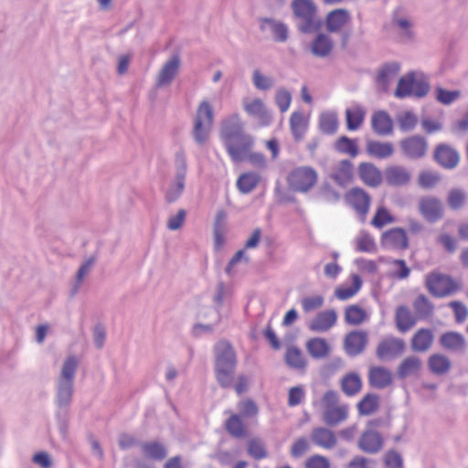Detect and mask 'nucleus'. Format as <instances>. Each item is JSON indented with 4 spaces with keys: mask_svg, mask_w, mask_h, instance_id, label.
<instances>
[{
    "mask_svg": "<svg viewBox=\"0 0 468 468\" xmlns=\"http://www.w3.org/2000/svg\"><path fill=\"white\" fill-rule=\"evenodd\" d=\"M79 361L75 356H69L61 367L56 385V405L59 408L56 416L60 424V430L65 433L67 429V409L72 402L74 380Z\"/></svg>",
    "mask_w": 468,
    "mask_h": 468,
    "instance_id": "nucleus-1",
    "label": "nucleus"
},
{
    "mask_svg": "<svg viewBox=\"0 0 468 468\" xmlns=\"http://www.w3.org/2000/svg\"><path fill=\"white\" fill-rule=\"evenodd\" d=\"M215 374L220 387L232 386L237 367V356L229 341H218L214 346Z\"/></svg>",
    "mask_w": 468,
    "mask_h": 468,
    "instance_id": "nucleus-2",
    "label": "nucleus"
},
{
    "mask_svg": "<svg viewBox=\"0 0 468 468\" xmlns=\"http://www.w3.org/2000/svg\"><path fill=\"white\" fill-rule=\"evenodd\" d=\"M324 410L322 420L327 427H336L345 422L349 416L347 404L340 403L339 394L335 390H327L321 398Z\"/></svg>",
    "mask_w": 468,
    "mask_h": 468,
    "instance_id": "nucleus-3",
    "label": "nucleus"
},
{
    "mask_svg": "<svg viewBox=\"0 0 468 468\" xmlns=\"http://www.w3.org/2000/svg\"><path fill=\"white\" fill-rule=\"evenodd\" d=\"M213 122V108L207 101H202L197 108L191 131V136L199 147H203L208 143Z\"/></svg>",
    "mask_w": 468,
    "mask_h": 468,
    "instance_id": "nucleus-4",
    "label": "nucleus"
},
{
    "mask_svg": "<svg viewBox=\"0 0 468 468\" xmlns=\"http://www.w3.org/2000/svg\"><path fill=\"white\" fill-rule=\"evenodd\" d=\"M292 8L300 32L312 34L320 29L321 21L316 16V6L312 0H294Z\"/></svg>",
    "mask_w": 468,
    "mask_h": 468,
    "instance_id": "nucleus-5",
    "label": "nucleus"
},
{
    "mask_svg": "<svg viewBox=\"0 0 468 468\" xmlns=\"http://www.w3.org/2000/svg\"><path fill=\"white\" fill-rule=\"evenodd\" d=\"M174 169L173 180L165 193V200L168 203L176 201L185 190L187 159L183 148L178 149L175 154Z\"/></svg>",
    "mask_w": 468,
    "mask_h": 468,
    "instance_id": "nucleus-6",
    "label": "nucleus"
},
{
    "mask_svg": "<svg viewBox=\"0 0 468 468\" xmlns=\"http://www.w3.org/2000/svg\"><path fill=\"white\" fill-rule=\"evenodd\" d=\"M426 287L437 298H444L460 291L461 286L451 276L440 272H431L426 277Z\"/></svg>",
    "mask_w": 468,
    "mask_h": 468,
    "instance_id": "nucleus-7",
    "label": "nucleus"
},
{
    "mask_svg": "<svg viewBox=\"0 0 468 468\" xmlns=\"http://www.w3.org/2000/svg\"><path fill=\"white\" fill-rule=\"evenodd\" d=\"M318 175L311 166H299L292 169L288 175L287 181L290 187L295 192L306 193L317 182Z\"/></svg>",
    "mask_w": 468,
    "mask_h": 468,
    "instance_id": "nucleus-8",
    "label": "nucleus"
},
{
    "mask_svg": "<svg viewBox=\"0 0 468 468\" xmlns=\"http://www.w3.org/2000/svg\"><path fill=\"white\" fill-rule=\"evenodd\" d=\"M254 144L253 136L244 132L223 144L231 160L241 163L245 161L248 152L252 150Z\"/></svg>",
    "mask_w": 468,
    "mask_h": 468,
    "instance_id": "nucleus-9",
    "label": "nucleus"
},
{
    "mask_svg": "<svg viewBox=\"0 0 468 468\" xmlns=\"http://www.w3.org/2000/svg\"><path fill=\"white\" fill-rule=\"evenodd\" d=\"M399 146L407 158L417 160L426 155L428 141L420 135H412L401 140Z\"/></svg>",
    "mask_w": 468,
    "mask_h": 468,
    "instance_id": "nucleus-10",
    "label": "nucleus"
},
{
    "mask_svg": "<svg viewBox=\"0 0 468 468\" xmlns=\"http://www.w3.org/2000/svg\"><path fill=\"white\" fill-rule=\"evenodd\" d=\"M346 201L362 219H365L371 203V197L367 192L360 187H353L346 194Z\"/></svg>",
    "mask_w": 468,
    "mask_h": 468,
    "instance_id": "nucleus-11",
    "label": "nucleus"
},
{
    "mask_svg": "<svg viewBox=\"0 0 468 468\" xmlns=\"http://www.w3.org/2000/svg\"><path fill=\"white\" fill-rule=\"evenodd\" d=\"M405 342L400 338L389 337L379 342L376 355L379 360L394 359L405 351Z\"/></svg>",
    "mask_w": 468,
    "mask_h": 468,
    "instance_id": "nucleus-12",
    "label": "nucleus"
},
{
    "mask_svg": "<svg viewBox=\"0 0 468 468\" xmlns=\"http://www.w3.org/2000/svg\"><path fill=\"white\" fill-rule=\"evenodd\" d=\"M368 343L366 331L355 330L348 333L344 340V349L349 356H356L364 352Z\"/></svg>",
    "mask_w": 468,
    "mask_h": 468,
    "instance_id": "nucleus-13",
    "label": "nucleus"
},
{
    "mask_svg": "<svg viewBox=\"0 0 468 468\" xmlns=\"http://www.w3.org/2000/svg\"><path fill=\"white\" fill-rule=\"evenodd\" d=\"M357 446L363 452L377 454L384 447V438L378 431L367 429L359 437Z\"/></svg>",
    "mask_w": 468,
    "mask_h": 468,
    "instance_id": "nucleus-14",
    "label": "nucleus"
},
{
    "mask_svg": "<svg viewBox=\"0 0 468 468\" xmlns=\"http://www.w3.org/2000/svg\"><path fill=\"white\" fill-rule=\"evenodd\" d=\"M354 165L347 159L335 163L330 171L329 177L339 186H346L353 179Z\"/></svg>",
    "mask_w": 468,
    "mask_h": 468,
    "instance_id": "nucleus-15",
    "label": "nucleus"
},
{
    "mask_svg": "<svg viewBox=\"0 0 468 468\" xmlns=\"http://www.w3.org/2000/svg\"><path fill=\"white\" fill-rule=\"evenodd\" d=\"M434 160L445 169L455 168L460 161V154L456 149L447 144H439L433 153Z\"/></svg>",
    "mask_w": 468,
    "mask_h": 468,
    "instance_id": "nucleus-16",
    "label": "nucleus"
},
{
    "mask_svg": "<svg viewBox=\"0 0 468 468\" xmlns=\"http://www.w3.org/2000/svg\"><path fill=\"white\" fill-rule=\"evenodd\" d=\"M419 210L423 218L434 223L443 216V207L441 200L434 197H422L419 201Z\"/></svg>",
    "mask_w": 468,
    "mask_h": 468,
    "instance_id": "nucleus-17",
    "label": "nucleus"
},
{
    "mask_svg": "<svg viewBox=\"0 0 468 468\" xmlns=\"http://www.w3.org/2000/svg\"><path fill=\"white\" fill-rule=\"evenodd\" d=\"M244 125L238 113L224 118L220 125V139L223 144L243 133Z\"/></svg>",
    "mask_w": 468,
    "mask_h": 468,
    "instance_id": "nucleus-18",
    "label": "nucleus"
},
{
    "mask_svg": "<svg viewBox=\"0 0 468 468\" xmlns=\"http://www.w3.org/2000/svg\"><path fill=\"white\" fill-rule=\"evenodd\" d=\"M382 247L389 250H406L409 240L405 230L401 228H393L385 231L381 236Z\"/></svg>",
    "mask_w": 468,
    "mask_h": 468,
    "instance_id": "nucleus-19",
    "label": "nucleus"
},
{
    "mask_svg": "<svg viewBox=\"0 0 468 468\" xmlns=\"http://www.w3.org/2000/svg\"><path fill=\"white\" fill-rule=\"evenodd\" d=\"M384 179L388 186H403L410 182L411 173L403 165H394L385 169Z\"/></svg>",
    "mask_w": 468,
    "mask_h": 468,
    "instance_id": "nucleus-20",
    "label": "nucleus"
},
{
    "mask_svg": "<svg viewBox=\"0 0 468 468\" xmlns=\"http://www.w3.org/2000/svg\"><path fill=\"white\" fill-rule=\"evenodd\" d=\"M180 68V58L178 55H173L162 67L157 78L156 86L164 87L172 83L177 75Z\"/></svg>",
    "mask_w": 468,
    "mask_h": 468,
    "instance_id": "nucleus-21",
    "label": "nucleus"
},
{
    "mask_svg": "<svg viewBox=\"0 0 468 468\" xmlns=\"http://www.w3.org/2000/svg\"><path fill=\"white\" fill-rule=\"evenodd\" d=\"M310 438L315 446L325 450H332L337 445V438L335 431L327 427L313 429Z\"/></svg>",
    "mask_w": 468,
    "mask_h": 468,
    "instance_id": "nucleus-22",
    "label": "nucleus"
},
{
    "mask_svg": "<svg viewBox=\"0 0 468 468\" xmlns=\"http://www.w3.org/2000/svg\"><path fill=\"white\" fill-rule=\"evenodd\" d=\"M357 174L361 181L370 187H378L383 179L381 171L374 164L368 162L359 164Z\"/></svg>",
    "mask_w": 468,
    "mask_h": 468,
    "instance_id": "nucleus-23",
    "label": "nucleus"
},
{
    "mask_svg": "<svg viewBox=\"0 0 468 468\" xmlns=\"http://www.w3.org/2000/svg\"><path fill=\"white\" fill-rule=\"evenodd\" d=\"M371 128L376 134L388 136L393 133V121L386 111H377L371 117Z\"/></svg>",
    "mask_w": 468,
    "mask_h": 468,
    "instance_id": "nucleus-24",
    "label": "nucleus"
},
{
    "mask_svg": "<svg viewBox=\"0 0 468 468\" xmlns=\"http://www.w3.org/2000/svg\"><path fill=\"white\" fill-rule=\"evenodd\" d=\"M367 377L369 385L378 389L388 388L393 381L391 371L381 366L371 367Z\"/></svg>",
    "mask_w": 468,
    "mask_h": 468,
    "instance_id": "nucleus-25",
    "label": "nucleus"
},
{
    "mask_svg": "<svg viewBox=\"0 0 468 468\" xmlns=\"http://www.w3.org/2000/svg\"><path fill=\"white\" fill-rule=\"evenodd\" d=\"M434 342V334L430 328L417 330L410 339V348L416 353L427 352Z\"/></svg>",
    "mask_w": 468,
    "mask_h": 468,
    "instance_id": "nucleus-26",
    "label": "nucleus"
},
{
    "mask_svg": "<svg viewBox=\"0 0 468 468\" xmlns=\"http://www.w3.org/2000/svg\"><path fill=\"white\" fill-rule=\"evenodd\" d=\"M244 110L249 115L256 118L262 126H268L271 122V114L261 99L257 98L245 102Z\"/></svg>",
    "mask_w": 468,
    "mask_h": 468,
    "instance_id": "nucleus-27",
    "label": "nucleus"
},
{
    "mask_svg": "<svg viewBox=\"0 0 468 468\" xmlns=\"http://www.w3.org/2000/svg\"><path fill=\"white\" fill-rule=\"evenodd\" d=\"M337 314L335 310H326L318 313L311 321L309 329L313 332H326L336 323Z\"/></svg>",
    "mask_w": 468,
    "mask_h": 468,
    "instance_id": "nucleus-28",
    "label": "nucleus"
},
{
    "mask_svg": "<svg viewBox=\"0 0 468 468\" xmlns=\"http://www.w3.org/2000/svg\"><path fill=\"white\" fill-rule=\"evenodd\" d=\"M422 368V361L416 356L405 357L397 367V377L399 379H405L409 377L418 376Z\"/></svg>",
    "mask_w": 468,
    "mask_h": 468,
    "instance_id": "nucleus-29",
    "label": "nucleus"
},
{
    "mask_svg": "<svg viewBox=\"0 0 468 468\" xmlns=\"http://www.w3.org/2000/svg\"><path fill=\"white\" fill-rule=\"evenodd\" d=\"M351 16L346 9L339 8L329 12L325 17L326 29L330 33L339 32Z\"/></svg>",
    "mask_w": 468,
    "mask_h": 468,
    "instance_id": "nucleus-30",
    "label": "nucleus"
},
{
    "mask_svg": "<svg viewBox=\"0 0 468 468\" xmlns=\"http://www.w3.org/2000/svg\"><path fill=\"white\" fill-rule=\"evenodd\" d=\"M394 145L390 142L368 140L366 144V153L373 158L387 159L393 155Z\"/></svg>",
    "mask_w": 468,
    "mask_h": 468,
    "instance_id": "nucleus-31",
    "label": "nucleus"
},
{
    "mask_svg": "<svg viewBox=\"0 0 468 468\" xmlns=\"http://www.w3.org/2000/svg\"><path fill=\"white\" fill-rule=\"evenodd\" d=\"M418 317L414 315L406 305H399L396 309L395 322L398 330L406 333L410 330L417 323Z\"/></svg>",
    "mask_w": 468,
    "mask_h": 468,
    "instance_id": "nucleus-32",
    "label": "nucleus"
},
{
    "mask_svg": "<svg viewBox=\"0 0 468 468\" xmlns=\"http://www.w3.org/2000/svg\"><path fill=\"white\" fill-rule=\"evenodd\" d=\"M333 48L332 38L324 33H319L311 43L310 50L314 57L324 58L330 56Z\"/></svg>",
    "mask_w": 468,
    "mask_h": 468,
    "instance_id": "nucleus-33",
    "label": "nucleus"
},
{
    "mask_svg": "<svg viewBox=\"0 0 468 468\" xmlns=\"http://www.w3.org/2000/svg\"><path fill=\"white\" fill-rule=\"evenodd\" d=\"M440 345L446 350L452 352H463L466 347L464 336L458 332H446L440 337Z\"/></svg>",
    "mask_w": 468,
    "mask_h": 468,
    "instance_id": "nucleus-34",
    "label": "nucleus"
},
{
    "mask_svg": "<svg viewBox=\"0 0 468 468\" xmlns=\"http://www.w3.org/2000/svg\"><path fill=\"white\" fill-rule=\"evenodd\" d=\"M305 347L309 356L316 360L327 357L331 351L330 345L322 337L310 338L306 342Z\"/></svg>",
    "mask_w": 468,
    "mask_h": 468,
    "instance_id": "nucleus-35",
    "label": "nucleus"
},
{
    "mask_svg": "<svg viewBox=\"0 0 468 468\" xmlns=\"http://www.w3.org/2000/svg\"><path fill=\"white\" fill-rule=\"evenodd\" d=\"M400 66L398 62H388L384 64L378 70L376 81L387 91L389 84L395 80L399 74Z\"/></svg>",
    "mask_w": 468,
    "mask_h": 468,
    "instance_id": "nucleus-36",
    "label": "nucleus"
},
{
    "mask_svg": "<svg viewBox=\"0 0 468 468\" xmlns=\"http://www.w3.org/2000/svg\"><path fill=\"white\" fill-rule=\"evenodd\" d=\"M340 387L344 394L348 397H353L360 392L362 388V379L358 373L349 372L342 378Z\"/></svg>",
    "mask_w": 468,
    "mask_h": 468,
    "instance_id": "nucleus-37",
    "label": "nucleus"
},
{
    "mask_svg": "<svg viewBox=\"0 0 468 468\" xmlns=\"http://www.w3.org/2000/svg\"><path fill=\"white\" fill-rule=\"evenodd\" d=\"M261 29H265L266 27L271 29L275 41L282 43L288 39L289 29L284 23L268 17L261 18Z\"/></svg>",
    "mask_w": 468,
    "mask_h": 468,
    "instance_id": "nucleus-38",
    "label": "nucleus"
},
{
    "mask_svg": "<svg viewBox=\"0 0 468 468\" xmlns=\"http://www.w3.org/2000/svg\"><path fill=\"white\" fill-rule=\"evenodd\" d=\"M242 419L241 415L231 414L225 421V429L230 436L237 439H242L247 436L248 429Z\"/></svg>",
    "mask_w": 468,
    "mask_h": 468,
    "instance_id": "nucleus-39",
    "label": "nucleus"
},
{
    "mask_svg": "<svg viewBox=\"0 0 468 468\" xmlns=\"http://www.w3.org/2000/svg\"><path fill=\"white\" fill-rule=\"evenodd\" d=\"M428 367L431 373L441 376L449 372L452 363L445 355L433 354L428 359Z\"/></svg>",
    "mask_w": 468,
    "mask_h": 468,
    "instance_id": "nucleus-40",
    "label": "nucleus"
},
{
    "mask_svg": "<svg viewBox=\"0 0 468 468\" xmlns=\"http://www.w3.org/2000/svg\"><path fill=\"white\" fill-rule=\"evenodd\" d=\"M418 319H428L434 313V304L424 294H419L412 303Z\"/></svg>",
    "mask_w": 468,
    "mask_h": 468,
    "instance_id": "nucleus-41",
    "label": "nucleus"
},
{
    "mask_svg": "<svg viewBox=\"0 0 468 468\" xmlns=\"http://www.w3.org/2000/svg\"><path fill=\"white\" fill-rule=\"evenodd\" d=\"M366 111L360 105H354L346 110V126L349 131L357 130L363 123Z\"/></svg>",
    "mask_w": 468,
    "mask_h": 468,
    "instance_id": "nucleus-42",
    "label": "nucleus"
},
{
    "mask_svg": "<svg viewBox=\"0 0 468 468\" xmlns=\"http://www.w3.org/2000/svg\"><path fill=\"white\" fill-rule=\"evenodd\" d=\"M261 181V176L255 172L241 174L237 180V187L242 194L252 192Z\"/></svg>",
    "mask_w": 468,
    "mask_h": 468,
    "instance_id": "nucleus-43",
    "label": "nucleus"
},
{
    "mask_svg": "<svg viewBox=\"0 0 468 468\" xmlns=\"http://www.w3.org/2000/svg\"><path fill=\"white\" fill-rule=\"evenodd\" d=\"M284 359L290 367L295 369H303L307 366L306 358L302 350L296 346H290L286 349Z\"/></svg>",
    "mask_w": 468,
    "mask_h": 468,
    "instance_id": "nucleus-44",
    "label": "nucleus"
},
{
    "mask_svg": "<svg viewBox=\"0 0 468 468\" xmlns=\"http://www.w3.org/2000/svg\"><path fill=\"white\" fill-rule=\"evenodd\" d=\"M379 407V397L377 394L367 393L357 403V410L360 415L368 416L378 410Z\"/></svg>",
    "mask_w": 468,
    "mask_h": 468,
    "instance_id": "nucleus-45",
    "label": "nucleus"
},
{
    "mask_svg": "<svg viewBox=\"0 0 468 468\" xmlns=\"http://www.w3.org/2000/svg\"><path fill=\"white\" fill-rule=\"evenodd\" d=\"M290 128L296 141H300L303 138L307 129V123L302 112H294L292 113L290 117Z\"/></svg>",
    "mask_w": 468,
    "mask_h": 468,
    "instance_id": "nucleus-46",
    "label": "nucleus"
},
{
    "mask_svg": "<svg viewBox=\"0 0 468 468\" xmlns=\"http://www.w3.org/2000/svg\"><path fill=\"white\" fill-rule=\"evenodd\" d=\"M141 448L146 457L154 460L161 461L167 455L165 447L158 441L144 442Z\"/></svg>",
    "mask_w": 468,
    "mask_h": 468,
    "instance_id": "nucleus-47",
    "label": "nucleus"
},
{
    "mask_svg": "<svg viewBox=\"0 0 468 468\" xmlns=\"http://www.w3.org/2000/svg\"><path fill=\"white\" fill-rule=\"evenodd\" d=\"M414 85V73L409 72L401 77L395 90L394 95L399 99H404L412 95V86Z\"/></svg>",
    "mask_w": 468,
    "mask_h": 468,
    "instance_id": "nucleus-48",
    "label": "nucleus"
},
{
    "mask_svg": "<svg viewBox=\"0 0 468 468\" xmlns=\"http://www.w3.org/2000/svg\"><path fill=\"white\" fill-rule=\"evenodd\" d=\"M352 285L349 287H339L335 290V296L342 301L350 299L357 293L362 287V280L358 274H352Z\"/></svg>",
    "mask_w": 468,
    "mask_h": 468,
    "instance_id": "nucleus-49",
    "label": "nucleus"
},
{
    "mask_svg": "<svg viewBox=\"0 0 468 468\" xmlns=\"http://www.w3.org/2000/svg\"><path fill=\"white\" fill-rule=\"evenodd\" d=\"M367 318V312L356 304L349 305L345 311V321L351 325H358Z\"/></svg>",
    "mask_w": 468,
    "mask_h": 468,
    "instance_id": "nucleus-50",
    "label": "nucleus"
},
{
    "mask_svg": "<svg viewBox=\"0 0 468 468\" xmlns=\"http://www.w3.org/2000/svg\"><path fill=\"white\" fill-rule=\"evenodd\" d=\"M247 451L248 454L257 461L262 460L268 456L266 445L259 438H253L248 441Z\"/></svg>",
    "mask_w": 468,
    "mask_h": 468,
    "instance_id": "nucleus-51",
    "label": "nucleus"
},
{
    "mask_svg": "<svg viewBox=\"0 0 468 468\" xmlns=\"http://www.w3.org/2000/svg\"><path fill=\"white\" fill-rule=\"evenodd\" d=\"M320 130L325 134H334L338 127L337 116L332 112L322 113L319 119Z\"/></svg>",
    "mask_w": 468,
    "mask_h": 468,
    "instance_id": "nucleus-52",
    "label": "nucleus"
},
{
    "mask_svg": "<svg viewBox=\"0 0 468 468\" xmlns=\"http://www.w3.org/2000/svg\"><path fill=\"white\" fill-rule=\"evenodd\" d=\"M335 147L339 153L348 154L352 157H356L358 154L356 142L347 136L339 137L335 142Z\"/></svg>",
    "mask_w": 468,
    "mask_h": 468,
    "instance_id": "nucleus-53",
    "label": "nucleus"
},
{
    "mask_svg": "<svg viewBox=\"0 0 468 468\" xmlns=\"http://www.w3.org/2000/svg\"><path fill=\"white\" fill-rule=\"evenodd\" d=\"M254 87L259 90H269L274 86L272 78L263 75L259 69H254L251 77Z\"/></svg>",
    "mask_w": 468,
    "mask_h": 468,
    "instance_id": "nucleus-54",
    "label": "nucleus"
},
{
    "mask_svg": "<svg viewBox=\"0 0 468 468\" xmlns=\"http://www.w3.org/2000/svg\"><path fill=\"white\" fill-rule=\"evenodd\" d=\"M398 123L402 132L414 130L418 123V117L412 112H405L398 116Z\"/></svg>",
    "mask_w": 468,
    "mask_h": 468,
    "instance_id": "nucleus-55",
    "label": "nucleus"
},
{
    "mask_svg": "<svg viewBox=\"0 0 468 468\" xmlns=\"http://www.w3.org/2000/svg\"><path fill=\"white\" fill-rule=\"evenodd\" d=\"M376 243L374 239L367 233H361L356 239V250L358 252L376 251Z\"/></svg>",
    "mask_w": 468,
    "mask_h": 468,
    "instance_id": "nucleus-56",
    "label": "nucleus"
},
{
    "mask_svg": "<svg viewBox=\"0 0 468 468\" xmlns=\"http://www.w3.org/2000/svg\"><path fill=\"white\" fill-rule=\"evenodd\" d=\"M238 409L242 418H254L259 413V408L254 400L246 399L238 403Z\"/></svg>",
    "mask_w": 468,
    "mask_h": 468,
    "instance_id": "nucleus-57",
    "label": "nucleus"
},
{
    "mask_svg": "<svg viewBox=\"0 0 468 468\" xmlns=\"http://www.w3.org/2000/svg\"><path fill=\"white\" fill-rule=\"evenodd\" d=\"M465 199V192L460 188H454L449 192L447 202L452 209L457 210L463 207Z\"/></svg>",
    "mask_w": 468,
    "mask_h": 468,
    "instance_id": "nucleus-58",
    "label": "nucleus"
},
{
    "mask_svg": "<svg viewBox=\"0 0 468 468\" xmlns=\"http://www.w3.org/2000/svg\"><path fill=\"white\" fill-rule=\"evenodd\" d=\"M461 97L459 90H448L441 87L436 88V100L444 105H450Z\"/></svg>",
    "mask_w": 468,
    "mask_h": 468,
    "instance_id": "nucleus-59",
    "label": "nucleus"
},
{
    "mask_svg": "<svg viewBox=\"0 0 468 468\" xmlns=\"http://www.w3.org/2000/svg\"><path fill=\"white\" fill-rule=\"evenodd\" d=\"M394 220V218L389 214L388 209L381 207L378 208L371 224L378 229H381L388 223H393Z\"/></svg>",
    "mask_w": 468,
    "mask_h": 468,
    "instance_id": "nucleus-60",
    "label": "nucleus"
},
{
    "mask_svg": "<svg viewBox=\"0 0 468 468\" xmlns=\"http://www.w3.org/2000/svg\"><path fill=\"white\" fill-rule=\"evenodd\" d=\"M440 180L441 177L438 174L430 171L421 172L418 177L420 186L426 189L435 186Z\"/></svg>",
    "mask_w": 468,
    "mask_h": 468,
    "instance_id": "nucleus-61",
    "label": "nucleus"
},
{
    "mask_svg": "<svg viewBox=\"0 0 468 468\" xmlns=\"http://www.w3.org/2000/svg\"><path fill=\"white\" fill-rule=\"evenodd\" d=\"M391 264L394 266L391 276L399 280L407 279L410 276V269L407 266L404 260H394Z\"/></svg>",
    "mask_w": 468,
    "mask_h": 468,
    "instance_id": "nucleus-62",
    "label": "nucleus"
},
{
    "mask_svg": "<svg viewBox=\"0 0 468 468\" xmlns=\"http://www.w3.org/2000/svg\"><path fill=\"white\" fill-rule=\"evenodd\" d=\"M386 468H403L402 456L395 450L388 451L383 459Z\"/></svg>",
    "mask_w": 468,
    "mask_h": 468,
    "instance_id": "nucleus-63",
    "label": "nucleus"
},
{
    "mask_svg": "<svg viewBox=\"0 0 468 468\" xmlns=\"http://www.w3.org/2000/svg\"><path fill=\"white\" fill-rule=\"evenodd\" d=\"M331 464L329 460L320 454L310 456L305 461V468H330Z\"/></svg>",
    "mask_w": 468,
    "mask_h": 468,
    "instance_id": "nucleus-64",
    "label": "nucleus"
}]
</instances>
